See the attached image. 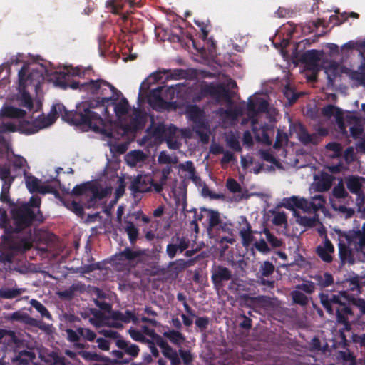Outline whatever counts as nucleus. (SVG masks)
<instances>
[{"mask_svg":"<svg viewBox=\"0 0 365 365\" xmlns=\"http://www.w3.org/2000/svg\"><path fill=\"white\" fill-rule=\"evenodd\" d=\"M61 115L62 120L82 130L94 131L113 135H123L143 129L147 117L153 123V115Z\"/></svg>","mask_w":365,"mask_h":365,"instance_id":"2","label":"nucleus"},{"mask_svg":"<svg viewBox=\"0 0 365 365\" xmlns=\"http://www.w3.org/2000/svg\"><path fill=\"white\" fill-rule=\"evenodd\" d=\"M272 222L277 226L286 227L287 225V217L284 212H277L274 214Z\"/></svg>","mask_w":365,"mask_h":365,"instance_id":"51","label":"nucleus"},{"mask_svg":"<svg viewBox=\"0 0 365 365\" xmlns=\"http://www.w3.org/2000/svg\"><path fill=\"white\" fill-rule=\"evenodd\" d=\"M19 342L13 331L0 329V344L4 345L6 350H12L18 346Z\"/></svg>","mask_w":365,"mask_h":365,"instance_id":"20","label":"nucleus"},{"mask_svg":"<svg viewBox=\"0 0 365 365\" xmlns=\"http://www.w3.org/2000/svg\"><path fill=\"white\" fill-rule=\"evenodd\" d=\"M164 336L171 343L180 347L185 341V337L182 333L175 330H169L163 334Z\"/></svg>","mask_w":365,"mask_h":365,"instance_id":"34","label":"nucleus"},{"mask_svg":"<svg viewBox=\"0 0 365 365\" xmlns=\"http://www.w3.org/2000/svg\"><path fill=\"white\" fill-rule=\"evenodd\" d=\"M338 240L339 255L341 263L354 264V252H361L365 248V223L361 230L340 232Z\"/></svg>","mask_w":365,"mask_h":365,"instance_id":"9","label":"nucleus"},{"mask_svg":"<svg viewBox=\"0 0 365 365\" xmlns=\"http://www.w3.org/2000/svg\"><path fill=\"white\" fill-rule=\"evenodd\" d=\"M117 346L120 349H123L125 353L132 358L136 357L139 354V348L135 344H132L128 341L124 340H118Z\"/></svg>","mask_w":365,"mask_h":365,"instance_id":"31","label":"nucleus"},{"mask_svg":"<svg viewBox=\"0 0 365 365\" xmlns=\"http://www.w3.org/2000/svg\"><path fill=\"white\" fill-rule=\"evenodd\" d=\"M89 322L96 327L107 326L109 327L121 328L123 323H129L130 322L137 324L138 318L130 311H126L125 313L115 312L109 315H106L100 311H94L92 316L89 317Z\"/></svg>","mask_w":365,"mask_h":365,"instance_id":"10","label":"nucleus"},{"mask_svg":"<svg viewBox=\"0 0 365 365\" xmlns=\"http://www.w3.org/2000/svg\"><path fill=\"white\" fill-rule=\"evenodd\" d=\"M320 61V52L316 49L305 51L300 57V61L312 68L317 66Z\"/></svg>","mask_w":365,"mask_h":365,"instance_id":"24","label":"nucleus"},{"mask_svg":"<svg viewBox=\"0 0 365 365\" xmlns=\"http://www.w3.org/2000/svg\"><path fill=\"white\" fill-rule=\"evenodd\" d=\"M31 305L34 307L41 315L42 317H45L51 319V315L44 305L36 299H31L30 302Z\"/></svg>","mask_w":365,"mask_h":365,"instance_id":"47","label":"nucleus"},{"mask_svg":"<svg viewBox=\"0 0 365 365\" xmlns=\"http://www.w3.org/2000/svg\"><path fill=\"white\" fill-rule=\"evenodd\" d=\"M0 114H27L26 110L12 105H4L0 110Z\"/></svg>","mask_w":365,"mask_h":365,"instance_id":"50","label":"nucleus"},{"mask_svg":"<svg viewBox=\"0 0 365 365\" xmlns=\"http://www.w3.org/2000/svg\"><path fill=\"white\" fill-rule=\"evenodd\" d=\"M363 178L350 175L346 178L345 182L348 190L354 194L360 195L361 193Z\"/></svg>","mask_w":365,"mask_h":365,"instance_id":"27","label":"nucleus"},{"mask_svg":"<svg viewBox=\"0 0 365 365\" xmlns=\"http://www.w3.org/2000/svg\"><path fill=\"white\" fill-rule=\"evenodd\" d=\"M339 65L337 63H331L328 68H326V73L327 74V78L329 83H333L336 77L339 74Z\"/></svg>","mask_w":365,"mask_h":365,"instance_id":"48","label":"nucleus"},{"mask_svg":"<svg viewBox=\"0 0 365 365\" xmlns=\"http://www.w3.org/2000/svg\"><path fill=\"white\" fill-rule=\"evenodd\" d=\"M336 122L339 130L344 135L347 134L346 128L349 127L351 135L354 138H358L361 136L363 128L360 123V119L358 115H335Z\"/></svg>","mask_w":365,"mask_h":365,"instance_id":"14","label":"nucleus"},{"mask_svg":"<svg viewBox=\"0 0 365 365\" xmlns=\"http://www.w3.org/2000/svg\"><path fill=\"white\" fill-rule=\"evenodd\" d=\"M202 93L210 96L217 104H225V109L221 108L216 114H278L269 103L267 96L255 94L245 101L237 103L233 100L235 92L230 91L222 83L206 85Z\"/></svg>","mask_w":365,"mask_h":365,"instance_id":"3","label":"nucleus"},{"mask_svg":"<svg viewBox=\"0 0 365 365\" xmlns=\"http://www.w3.org/2000/svg\"><path fill=\"white\" fill-rule=\"evenodd\" d=\"M333 195L336 198L341 199L345 198L348 195V193L342 185H339L334 187L333 190Z\"/></svg>","mask_w":365,"mask_h":365,"instance_id":"64","label":"nucleus"},{"mask_svg":"<svg viewBox=\"0 0 365 365\" xmlns=\"http://www.w3.org/2000/svg\"><path fill=\"white\" fill-rule=\"evenodd\" d=\"M319 297L326 311L331 315H336L337 322L344 326V330L349 331L351 324L358 320L359 316L355 314L354 308L346 304V298L344 294L321 293Z\"/></svg>","mask_w":365,"mask_h":365,"instance_id":"7","label":"nucleus"},{"mask_svg":"<svg viewBox=\"0 0 365 365\" xmlns=\"http://www.w3.org/2000/svg\"><path fill=\"white\" fill-rule=\"evenodd\" d=\"M128 2L130 7L137 6L140 7V1L135 3L133 0H109L107 1V6L111 7L114 13H118L123 7L124 3Z\"/></svg>","mask_w":365,"mask_h":365,"instance_id":"33","label":"nucleus"},{"mask_svg":"<svg viewBox=\"0 0 365 365\" xmlns=\"http://www.w3.org/2000/svg\"><path fill=\"white\" fill-rule=\"evenodd\" d=\"M77 110L70 112L66 110V107L61 103H54L50 112L48 114H75Z\"/></svg>","mask_w":365,"mask_h":365,"instance_id":"52","label":"nucleus"},{"mask_svg":"<svg viewBox=\"0 0 365 365\" xmlns=\"http://www.w3.org/2000/svg\"><path fill=\"white\" fill-rule=\"evenodd\" d=\"M66 335H67V339L68 341H70L71 342H73L74 343V346L78 349H83L84 347V345L83 344H81V343H78V340H79V333L73 329H66Z\"/></svg>","mask_w":365,"mask_h":365,"instance_id":"46","label":"nucleus"},{"mask_svg":"<svg viewBox=\"0 0 365 365\" xmlns=\"http://www.w3.org/2000/svg\"><path fill=\"white\" fill-rule=\"evenodd\" d=\"M274 271V266L272 263L265 261L261 264L259 272L264 277L270 276Z\"/></svg>","mask_w":365,"mask_h":365,"instance_id":"56","label":"nucleus"},{"mask_svg":"<svg viewBox=\"0 0 365 365\" xmlns=\"http://www.w3.org/2000/svg\"><path fill=\"white\" fill-rule=\"evenodd\" d=\"M293 301L300 305H306L308 303L307 297L299 291H294L292 292Z\"/></svg>","mask_w":365,"mask_h":365,"instance_id":"57","label":"nucleus"},{"mask_svg":"<svg viewBox=\"0 0 365 365\" xmlns=\"http://www.w3.org/2000/svg\"><path fill=\"white\" fill-rule=\"evenodd\" d=\"M288 141V137L287 134L284 132L280 131L278 130L277 135L276 137V141L274 144V148H279L282 147L283 145H286Z\"/></svg>","mask_w":365,"mask_h":365,"instance_id":"59","label":"nucleus"},{"mask_svg":"<svg viewBox=\"0 0 365 365\" xmlns=\"http://www.w3.org/2000/svg\"><path fill=\"white\" fill-rule=\"evenodd\" d=\"M226 143L227 145L235 151L240 152L242 148L240 146L238 138L234 135H229L226 138Z\"/></svg>","mask_w":365,"mask_h":365,"instance_id":"55","label":"nucleus"},{"mask_svg":"<svg viewBox=\"0 0 365 365\" xmlns=\"http://www.w3.org/2000/svg\"><path fill=\"white\" fill-rule=\"evenodd\" d=\"M0 178L4 183H11L14 178L11 176L10 169L7 165H0Z\"/></svg>","mask_w":365,"mask_h":365,"instance_id":"54","label":"nucleus"},{"mask_svg":"<svg viewBox=\"0 0 365 365\" xmlns=\"http://www.w3.org/2000/svg\"><path fill=\"white\" fill-rule=\"evenodd\" d=\"M203 211L207 213L209 229L217 227L222 222L219 212L206 208H204Z\"/></svg>","mask_w":365,"mask_h":365,"instance_id":"35","label":"nucleus"},{"mask_svg":"<svg viewBox=\"0 0 365 365\" xmlns=\"http://www.w3.org/2000/svg\"><path fill=\"white\" fill-rule=\"evenodd\" d=\"M171 170L172 169L169 166L162 170L160 178L158 180L156 181L157 184L155 186V192L160 193L163 191Z\"/></svg>","mask_w":365,"mask_h":365,"instance_id":"37","label":"nucleus"},{"mask_svg":"<svg viewBox=\"0 0 365 365\" xmlns=\"http://www.w3.org/2000/svg\"><path fill=\"white\" fill-rule=\"evenodd\" d=\"M159 346L162 349V353L165 357L170 360L171 365H180V359L177 351L173 349L167 342L160 341L158 343Z\"/></svg>","mask_w":365,"mask_h":365,"instance_id":"23","label":"nucleus"},{"mask_svg":"<svg viewBox=\"0 0 365 365\" xmlns=\"http://www.w3.org/2000/svg\"><path fill=\"white\" fill-rule=\"evenodd\" d=\"M260 233H263L265 235L267 240L271 245L272 247L276 248L282 246V240H280L272 233H271L269 229L264 228L263 230L260 232Z\"/></svg>","mask_w":365,"mask_h":365,"instance_id":"43","label":"nucleus"},{"mask_svg":"<svg viewBox=\"0 0 365 365\" xmlns=\"http://www.w3.org/2000/svg\"><path fill=\"white\" fill-rule=\"evenodd\" d=\"M35 359L36 352L34 349H29V350L20 351L14 360L20 364L28 365L30 362H33Z\"/></svg>","mask_w":365,"mask_h":365,"instance_id":"30","label":"nucleus"},{"mask_svg":"<svg viewBox=\"0 0 365 365\" xmlns=\"http://www.w3.org/2000/svg\"><path fill=\"white\" fill-rule=\"evenodd\" d=\"M211 279L214 286L217 288H221L224 282H227L232 279V272L227 267L222 266H215L211 270Z\"/></svg>","mask_w":365,"mask_h":365,"instance_id":"17","label":"nucleus"},{"mask_svg":"<svg viewBox=\"0 0 365 365\" xmlns=\"http://www.w3.org/2000/svg\"><path fill=\"white\" fill-rule=\"evenodd\" d=\"M78 354L79 356H81L83 359H84L85 360H87V361H98L101 360V356L96 354V353H93V352H90V351H84L83 350V349H80L78 351Z\"/></svg>","mask_w":365,"mask_h":365,"instance_id":"58","label":"nucleus"},{"mask_svg":"<svg viewBox=\"0 0 365 365\" xmlns=\"http://www.w3.org/2000/svg\"><path fill=\"white\" fill-rule=\"evenodd\" d=\"M124 230L128 236L130 243L134 245L138 237V229L132 222L125 220Z\"/></svg>","mask_w":365,"mask_h":365,"instance_id":"36","label":"nucleus"},{"mask_svg":"<svg viewBox=\"0 0 365 365\" xmlns=\"http://www.w3.org/2000/svg\"><path fill=\"white\" fill-rule=\"evenodd\" d=\"M321 114H344L342 110L334 105L328 104L322 108Z\"/></svg>","mask_w":365,"mask_h":365,"instance_id":"63","label":"nucleus"},{"mask_svg":"<svg viewBox=\"0 0 365 365\" xmlns=\"http://www.w3.org/2000/svg\"><path fill=\"white\" fill-rule=\"evenodd\" d=\"M148 130L157 138L164 136L168 148L173 150L180 147L182 139L190 138L192 136L190 129H178L173 125L166 127L164 124H159L156 127L152 126Z\"/></svg>","mask_w":365,"mask_h":365,"instance_id":"11","label":"nucleus"},{"mask_svg":"<svg viewBox=\"0 0 365 365\" xmlns=\"http://www.w3.org/2000/svg\"><path fill=\"white\" fill-rule=\"evenodd\" d=\"M41 199L38 197H31L29 204H24L12 210L13 220L15 227L9 226L6 216H1L0 226L4 227L9 232H18L30 226L34 220H42V215L39 210L37 215L31 207H39Z\"/></svg>","mask_w":365,"mask_h":365,"instance_id":"8","label":"nucleus"},{"mask_svg":"<svg viewBox=\"0 0 365 365\" xmlns=\"http://www.w3.org/2000/svg\"><path fill=\"white\" fill-rule=\"evenodd\" d=\"M146 156L143 152L140 150H133L129 152L125 156L126 163L130 167H135L138 163H143Z\"/></svg>","mask_w":365,"mask_h":365,"instance_id":"29","label":"nucleus"},{"mask_svg":"<svg viewBox=\"0 0 365 365\" xmlns=\"http://www.w3.org/2000/svg\"><path fill=\"white\" fill-rule=\"evenodd\" d=\"M257 115H252L251 121L253 123V128L252 130L255 134V138L257 140L262 142L263 143L266 145H271L272 144V139L269 138L267 130L262 128V129L257 130V128L255 125V121L256 120L255 117Z\"/></svg>","mask_w":365,"mask_h":365,"instance_id":"32","label":"nucleus"},{"mask_svg":"<svg viewBox=\"0 0 365 365\" xmlns=\"http://www.w3.org/2000/svg\"><path fill=\"white\" fill-rule=\"evenodd\" d=\"M168 73L166 74V80L169 79H185L187 78L188 76V73L186 70L182 68H176V69H166Z\"/></svg>","mask_w":365,"mask_h":365,"instance_id":"39","label":"nucleus"},{"mask_svg":"<svg viewBox=\"0 0 365 365\" xmlns=\"http://www.w3.org/2000/svg\"><path fill=\"white\" fill-rule=\"evenodd\" d=\"M168 71L166 69H162L152 73L141 83L140 88L145 89L153 88L152 86L161 81L163 76L166 75Z\"/></svg>","mask_w":365,"mask_h":365,"instance_id":"22","label":"nucleus"},{"mask_svg":"<svg viewBox=\"0 0 365 365\" xmlns=\"http://www.w3.org/2000/svg\"><path fill=\"white\" fill-rule=\"evenodd\" d=\"M75 195H85L87 198V207H91L97 201L104 198L108 193L107 189L101 186H89L88 185H76L72 190Z\"/></svg>","mask_w":365,"mask_h":365,"instance_id":"13","label":"nucleus"},{"mask_svg":"<svg viewBox=\"0 0 365 365\" xmlns=\"http://www.w3.org/2000/svg\"><path fill=\"white\" fill-rule=\"evenodd\" d=\"M326 148L328 150L332 152V153L329 155V156L331 158H334L340 157L341 155L343 148H342V146L341 145V144H339L338 143H336V142L329 143L326 145Z\"/></svg>","mask_w":365,"mask_h":365,"instance_id":"49","label":"nucleus"},{"mask_svg":"<svg viewBox=\"0 0 365 365\" xmlns=\"http://www.w3.org/2000/svg\"><path fill=\"white\" fill-rule=\"evenodd\" d=\"M56 115H0V134L6 132H20L33 134L39 130L51 125Z\"/></svg>","mask_w":365,"mask_h":365,"instance_id":"6","label":"nucleus"},{"mask_svg":"<svg viewBox=\"0 0 365 365\" xmlns=\"http://www.w3.org/2000/svg\"><path fill=\"white\" fill-rule=\"evenodd\" d=\"M46 70L43 65L24 63L18 72L17 93L14 99L19 107L26 108L28 111L34 113L40 111L41 103L37 102L34 110V101L29 91V88H33L36 93L44 81V73Z\"/></svg>","mask_w":365,"mask_h":365,"instance_id":"5","label":"nucleus"},{"mask_svg":"<svg viewBox=\"0 0 365 365\" xmlns=\"http://www.w3.org/2000/svg\"><path fill=\"white\" fill-rule=\"evenodd\" d=\"M297 288L307 294H312L315 290L314 283L310 281H307L304 283L299 284Z\"/></svg>","mask_w":365,"mask_h":365,"instance_id":"62","label":"nucleus"},{"mask_svg":"<svg viewBox=\"0 0 365 365\" xmlns=\"http://www.w3.org/2000/svg\"><path fill=\"white\" fill-rule=\"evenodd\" d=\"M180 84L165 86H159L151 89L139 88L137 107H131L129 111L131 114H148L145 110L147 104L149 108L158 112H172L178 108H181L182 105L175 101V98L179 93Z\"/></svg>","mask_w":365,"mask_h":365,"instance_id":"4","label":"nucleus"},{"mask_svg":"<svg viewBox=\"0 0 365 365\" xmlns=\"http://www.w3.org/2000/svg\"><path fill=\"white\" fill-rule=\"evenodd\" d=\"M24 290L22 289H9L0 291V297L5 299H13L20 295Z\"/></svg>","mask_w":365,"mask_h":365,"instance_id":"53","label":"nucleus"},{"mask_svg":"<svg viewBox=\"0 0 365 365\" xmlns=\"http://www.w3.org/2000/svg\"><path fill=\"white\" fill-rule=\"evenodd\" d=\"M332 185V180L329 176L322 177L316 183L317 189L319 192H325L329 190Z\"/></svg>","mask_w":365,"mask_h":365,"instance_id":"44","label":"nucleus"},{"mask_svg":"<svg viewBox=\"0 0 365 365\" xmlns=\"http://www.w3.org/2000/svg\"><path fill=\"white\" fill-rule=\"evenodd\" d=\"M78 332L80 336L89 341H93L96 338V334L94 331L87 328H78Z\"/></svg>","mask_w":365,"mask_h":365,"instance_id":"60","label":"nucleus"},{"mask_svg":"<svg viewBox=\"0 0 365 365\" xmlns=\"http://www.w3.org/2000/svg\"><path fill=\"white\" fill-rule=\"evenodd\" d=\"M26 185L30 192H38L46 194L52 192L50 186L41 185L39 180L33 176L26 178Z\"/></svg>","mask_w":365,"mask_h":365,"instance_id":"21","label":"nucleus"},{"mask_svg":"<svg viewBox=\"0 0 365 365\" xmlns=\"http://www.w3.org/2000/svg\"><path fill=\"white\" fill-rule=\"evenodd\" d=\"M325 202L326 200L322 195H317L312 197L311 201L293 196L287 200L285 207L290 210L298 208L304 212L309 213L315 212L324 208Z\"/></svg>","mask_w":365,"mask_h":365,"instance_id":"12","label":"nucleus"},{"mask_svg":"<svg viewBox=\"0 0 365 365\" xmlns=\"http://www.w3.org/2000/svg\"><path fill=\"white\" fill-rule=\"evenodd\" d=\"M297 208H295L294 210V215L296 217V221L297 223L307 227H312L315 225L316 223V218L314 217H309L306 215H300L296 210Z\"/></svg>","mask_w":365,"mask_h":365,"instance_id":"40","label":"nucleus"},{"mask_svg":"<svg viewBox=\"0 0 365 365\" xmlns=\"http://www.w3.org/2000/svg\"><path fill=\"white\" fill-rule=\"evenodd\" d=\"M238 224L239 234L242 238V243L244 246H248L254 240L251 225L244 216L240 217Z\"/></svg>","mask_w":365,"mask_h":365,"instance_id":"19","label":"nucleus"},{"mask_svg":"<svg viewBox=\"0 0 365 365\" xmlns=\"http://www.w3.org/2000/svg\"><path fill=\"white\" fill-rule=\"evenodd\" d=\"M157 182L149 174H140L130 182L129 189L133 194L155 192Z\"/></svg>","mask_w":365,"mask_h":365,"instance_id":"15","label":"nucleus"},{"mask_svg":"<svg viewBox=\"0 0 365 365\" xmlns=\"http://www.w3.org/2000/svg\"><path fill=\"white\" fill-rule=\"evenodd\" d=\"M302 95L301 93L297 92L294 88L287 84L283 88L284 103V105L292 106L294 104Z\"/></svg>","mask_w":365,"mask_h":365,"instance_id":"28","label":"nucleus"},{"mask_svg":"<svg viewBox=\"0 0 365 365\" xmlns=\"http://www.w3.org/2000/svg\"><path fill=\"white\" fill-rule=\"evenodd\" d=\"M297 136L299 140L304 145L318 144L319 138L316 133L309 134L302 125H299L297 130Z\"/></svg>","mask_w":365,"mask_h":365,"instance_id":"25","label":"nucleus"},{"mask_svg":"<svg viewBox=\"0 0 365 365\" xmlns=\"http://www.w3.org/2000/svg\"><path fill=\"white\" fill-rule=\"evenodd\" d=\"M91 72L93 71L90 67L77 66L67 69L66 72H60L56 78V84L63 89L68 88L73 90L78 89L81 92H86L91 95H97L103 85L108 86L110 91V97H97L96 99L83 101L76 106L77 111L75 114H97L92 110L95 108H101V114H110L111 110L114 114H129L130 105L128 99L120 90L108 81L101 78L90 79L82 82L70 80L71 76H78L83 78L86 76H89Z\"/></svg>","mask_w":365,"mask_h":365,"instance_id":"1","label":"nucleus"},{"mask_svg":"<svg viewBox=\"0 0 365 365\" xmlns=\"http://www.w3.org/2000/svg\"><path fill=\"white\" fill-rule=\"evenodd\" d=\"M158 161L160 164H176L178 158L176 155H169L166 151H161L158 155Z\"/></svg>","mask_w":365,"mask_h":365,"instance_id":"41","label":"nucleus"},{"mask_svg":"<svg viewBox=\"0 0 365 365\" xmlns=\"http://www.w3.org/2000/svg\"><path fill=\"white\" fill-rule=\"evenodd\" d=\"M9 319L11 320L19 321L26 324L36 327H40L41 324V321L32 318L27 314L22 312L21 311H18L11 314V316L9 317Z\"/></svg>","mask_w":365,"mask_h":365,"instance_id":"26","label":"nucleus"},{"mask_svg":"<svg viewBox=\"0 0 365 365\" xmlns=\"http://www.w3.org/2000/svg\"><path fill=\"white\" fill-rule=\"evenodd\" d=\"M205 115H189V118L194 123V130L199 135L200 140L203 143H207L209 140L210 127L207 122H205L204 117Z\"/></svg>","mask_w":365,"mask_h":365,"instance_id":"16","label":"nucleus"},{"mask_svg":"<svg viewBox=\"0 0 365 365\" xmlns=\"http://www.w3.org/2000/svg\"><path fill=\"white\" fill-rule=\"evenodd\" d=\"M314 279L316 280L317 284L322 288L327 287L334 283L333 276L328 272L317 274L314 277Z\"/></svg>","mask_w":365,"mask_h":365,"instance_id":"38","label":"nucleus"},{"mask_svg":"<svg viewBox=\"0 0 365 365\" xmlns=\"http://www.w3.org/2000/svg\"><path fill=\"white\" fill-rule=\"evenodd\" d=\"M334 250L333 244L327 236H325L324 240L316 248L317 255L326 263H331L333 261Z\"/></svg>","mask_w":365,"mask_h":365,"instance_id":"18","label":"nucleus"},{"mask_svg":"<svg viewBox=\"0 0 365 365\" xmlns=\"http://www.w3.org/2000/svg\"><path fill=\"white\" fill-rule=\"evenodd\" d=\"M226 186L227 189L233 193L239 192L241 191V187L240 184L232 178L227 179Z\"/></svg>","mask_w":365,"mask_h":365,"instance_id":"61","label":"nucleus"},{"mask_svg":"<svg viewBox=\"0 0 365 365\" xmlns=\"http://www.w3.org/2000/svg\"><path fill=\"white\" fill-rule=\"evenodd\" d=\"M143 255H144V252L142 250H133L129 247H126L122 252H120V258L123 257L128 260H133Z\"/></svg>","mask_w":365,"mask_h":365,"instance_id":"42","label":"nucleus"},{"mask_svg":"<svg viewBox=\"0 0 365 365\" xmlns=\"http://www.w3.org/2000/svg\"><path fill=\"white\" fill-rule=\"evenodd\" d=\"M48 357L49 359L47 360V362H50L48 365H72L63 356H58L53 351L48 355Z\"/></svg>","mask_w":365,"mask_h":365,"instance_id":"45","label":"nucleus"}]
</instances>
